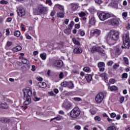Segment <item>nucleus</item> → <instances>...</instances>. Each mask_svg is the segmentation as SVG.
<instances>
[{"label": "nucleus", "mask_w": 130, "mask_h": 130, "mask_svg": "<svg viewBox=\"0 0 130 130\" xmlns=\"http://www.w3.org/2000/svg\"><path fill=\"white\" fill-rule=\"evenodd\" d=\"M37 80L41 82V81H43V79L42 77H38L37 78Z\"/></svg>", "instance_id": "338daca9"}, {"label": "nucleus", "mask_w": 130, "mask_h": 130, "mask_svg": "<svg viewBox=\"0 0 130 130\" xmlns=\"http://www.w3.org/2000/svg\"><path fill=\"white\" fill-rule=\"evenodd\" d=\"M95 3L96 4H102V1L101 0H94Z\"/></svg>", "instance_id": "4d7b16f0"}, {"label": "nucleus", "mask_w": 130, "mask_h": 130, "mask_svg": "<svg viewBox=\"0 0 130 130\" xmlns=\"http://www.w3.org/2000/svg\"><path fill=\"white\" fill-rule=\"evenodd\" d=\"M91 51L92 52H94V51H97L101 55H103L104 56L105 55V52L99 46H94L91 49Z\"/></svg>", "instance_id": "0eeeda50"}, {"label": "nucleus", "mask_w": 130, "mask_h": 130, "mask_svg": "<svg viewBox=\"0 0 130 130\" xmlns=\"http://www.w3.org/2000/svg\"><path fill=\"white\" fill-rule=\"evenodd\" d=\"M75 129H81V126L80 125H76L75 126Z\"/></svg>", "instance_id": "e2e57ef3"}, {"label": "nucleus", "mask_w": 130, "mask_h": 130, "mask_svg": "<svg viewBox=\"0 0 130 130\" xmlns=\"http://www.w3.org/2000/svg\"><path fill=\"white\" fill-rule=\"evenodd\" d=\"M46 4L47 5H49V6H52V2H51V0H47L46 1Z\"/></svg>", "instance_id": "37998d69"}, {"label": "nucleus", "mask_w": 130, "mask_h": 130, "mask_svg": "<svg viewBox=\"0 0 130 130\" xmlns=\"http://www.w3.org/2000/svg\"><path fill=\"white\" fill-rule=\"evenodd\" d=\"M40 57L43 59V60H45L46 59L47 55L46 53H43L40 54Z\"/></svg>", "instance_id": "a878e982"}, {"label": "nucleus", "mask_w": 130, "mask_h": 130, "mask_svg": "<svg viewBox=\"0 0 130 130\" xmlns=\"http://www.w3.org/2000/svg\"><path fill=\"white\" fill-rule=\"evenodd\" d=\"M13 44V42L11 41H8L6 44V47H10V46H12Z\"/></svg>", "instance_id": "4c0bfd02"}, {"label": "nucleus", "mask_w": 130, "mask_h": 130, "mask_svg": "<svg viewBox=\"0 0 130 130\" xmlns=\"http://www.w3.org/2000/svg\"><path fill=\"white\" fill-rule=\"evenodd\" d=\"M122 79H127V73H123L122 74Z\"/></svg>", "instance_id": "8fccbe9b"}, {"label": "nucleus", "mask_w": 130, "mask_h": 130, "mask_svg": "<svg viewBox=\"0 0 130 130\" xmlns=\"http://www.w3.org/2000/svg\"><path fill=\"white\" fill-rule=\"evenodd\" d=\"M123 101H124V96H121L120 99V103H123Z\"/></svg>", "instance_id": "603ef678"}, {"label": "nucleus", "mask_w": 130, "mask_h": 130, "mask_svg": "<svg viewBox=\"0 0 130 130\" xmlns=\"http://www.w3.org/2000/svg\"><path fill=\"white\" fill-rule=\"evenodd\" d=\"M100 77H101L104 81H108V78L107 77V74L105 73L100 74Z\"/></svg>", "instance_id": "f3484780"}, {"label": "nucleus", "mask_w": 130, "mask_h": 130, "mask_svg": "<svg viewBox=\"0 0 130 130\" xmlns=\"http://www.w3.org/2000/svg\"><path fill=\"white\" fill-rule=\"evenodd\" d=\"M25 36L27 39H31L32 38V37H31V36H30L28 34H26Z\"/></svg>", "instance_id": "69168bd1"}, {"label": "nucleus", "mask_w": 130, "mask_h": 130, "mask_svg": "<svg viewBox=\"0 0 130 130\" xmlns=\"http://www.w3.org/2000/svg\"><path fill=\"white\" fill-rule=\"evenodd\" d=\"M17 13L19 17H24V16L26 15V11H25V9L22 7H19L17 9Z\"/></svg>", "instance_id": "1a4fd4ad"}, {"label": "nucleus", "mask_w": 130, "mask_h": 130, "mask_svg": "<svg viewBox=\"0 0 130 130\" xmlns=\"http://www.w3.org/2000/svg\"><path fill=\"white\" fill-rule=\"evenodd\" d=\"M38 86L40 88H46V87H47V84L44 82H40L38 83Z\"/></svg>", "instance_id": "6ab92c4d"}, {"label": "nucleus", "mask_w": 130, "mask_h": 130, "mask_svg": "<svg viewBox=\"0 0 130 130\" xmlns=\"http://www.w3.org/2000/svg\"><path fill=\"white\" fill-rule=\"evenodd\" d=\"M123 60L125 64H128V59H127V58L124 57L123 58Z\"/></svg>", "instance_id": "79ce46f5"}, {"label": "nucleus", "mask_w": 130, "mask_h": 130, "mask_svg": "<svg viewBox=\"0 0 130 130\" xmlns=\"http://www.w3.org/2000/svg\"><path fill=\"white\" fill-rule=\"evenodd\" d=\"M110 17H111V15L110 13L104 12H101L99 15V18L101 21H105L107 19H109Z\"/></svg>", "instance_id": "423d86ee"}, {"label": "nucleus", "mask_w": 130, "mask_h": 130, "mask_svg": "<svg viewBox=\"0 0 130 130\" xmlns=\"http://www.w3.org/2000/svg\"><path fill=\"white\" fill-rule=\"evenodd\" d=\"M100 69V71L101 72H104V71L105 70V69L104 68V67H102L101 68H99Z\"/></svg>", "instance_id": "0e129e2a"}, {"label": "nucleus", "mask_w": 130, "mask_h": 130, "mask_svg": "<svg viewBox=\"0 0 130 130\" xmlns=\"http://www.w3.org/2000/svg\"><path fill=\"white\" fill-rule=\"evenodd\" d=\"M85 78L88 83H90L92 81V75L90 74L86 75Z\"/></svg>", "instance_id": "b1692460"}, {"label": "nucleus", "mask_w": 130, "mask_h": 130, "mask_svg": "<svg viewBox=\"0 0 130 130\" xmlns=\"http://www.w3.org/2000/svg\"><path fill=\"white\" fill-rule=\"evenodd\" d=\"M91 34L93 35V36H95V37H98L100 34H101V30L95 29H92L91 30Z\"/></svg>", "instance_id": "f8f14e48"}, {"label": "nucleus", "mask_w": 130, "mask_h": 130, "mask_svg": "<svg viewBox=\"0 0 130 130\" xmlns=\"http://www.w3.org/2000/svg\"><path fill=\"white\" fill-rule=\"evenodd\" d=\"M120 22V19L119 18H113L110 20V22L112 24V25H119V23Z\"/></svg>", "instance_id": "ddd939ff"}, {"label": "nucleus", "mask_w": 130, "mask_h": 130, "mask_svg": "<svg viewBox=\"0 0 130 130\" xmlns=\"http://www.w3.org/2000/svg\"><path fill=\"white\" fill-rule=\"evenodd\" d=\"M61 119H62V117L60 115H57L56 117L51 119L50 121L51 122L53 120L59 121V120H61Z\"/></svg>", "instance_id": "4be33fe9"}, {"label": "nucleus", "mask_w": 130, "mask_h": 130, "mask_svg": "<svg viewBox=\"0 0 130 130\" xmlns=\"http://www.w3.org/2000/svg\"><path fill=\"white\" fill-rule=\"evenodd\" d=\"M33 95L35 97L34 98V101H39V100H40V98H38L37 95H36V92L35 91H34Z\"/></svg>", "instance_id": "393cba45"}, {"label": "nucleus", "mask_w": 130, "mask_h": 130, "mask_svg": "<svg viewBox=\"0 0 130 130\" xmlns=\"http://www.w3.org/2000/svg\"><path fill=\"white\" fill-rule=\"evenodd\" d=\"M58 48H59V49H60L61 50H63V43L62 42H60L58 44Z\"/></svg>", "instance_id": "bb28decb"}, {"label": "nucleus", "mask_w": 130, "mask_h": 130, "mask_svg": "<svg viewBox=\"0 0 130 130\" xmlns=\"http://www.w3.org/2000/svg\"><path fill=\"white\" fill-rule=\"evenodd\" d=\"M54 15H55V11H52L50 13V16L51 17H53V16H54Z\"/></svg>", "instance_id": "680f3d73"}, {"label": "nucleus", "mask_w": 130, "mask_h": 130, "mask_svg": "<svg viewBox=\"0 0 130 130\" xmlns=\"http://www.w3.org/2000/svg\"><path fill=\"white\" fill-rule=\"evenodd\" d=\"M122 16L123 19H124V18H126V17H127V13L126 12H123L122 14Z\"/></svg>", "instance_id": "de8ad7c7"}, {"label": "nucleus", "mask_w": 130, "mask_h": 130, "mask_svg": "<svg viewBox=\"0 0 130 130\" xmlns=\"http://www.w3.org/2000/svg\"><path fill=\"white\" fill-rule=\"evenodd\" d=\"M74 52L77 54H80L83 52V50L80 47H76L74 48Z\"/></svg>", "instance_id": "dca6fc26"}, {"label": "nucleus", "mask_w": 130, "mask_h": 130, "mask_svg": "<svg viewBox=\"0 0 130 130\" xmlns=\"http://www.w3.org/2000/svg\"><path fill=\"white\" fill-rule=\"evenodd\" d=\"M109 82L111 84H114L115 83V79H112L109 80Z\"/></svg>", "instance_id": "864d4df0"}, {"label": "nucleus", "mask_w": 130, "mask_h": 130, "mask_svg": "<svg viewBox=\"0 0 130 130\" xmlns=\"http://www.w3.org/2000/svg\"><path fill=\"white\" fill-rule=\"evenodd\" d=\"M67 86L69 89H73L74 88V83L72 82H68Z\"/></svg>", "instance_id": "cd10ccee"}, {"label": "nucleus", "mask_w": 130, "mask_h": 130, "mask_svg": "<svg viewBox=\"0 0 130 130\" xmlns=\"http://www.w3.org/2000/svg\"><path fill=\"white\" fill-rule=\"evenodd\" d=\"M81 111L78 107H75L70 112V116L72 118H77L80 115Z\"/></svg>", "instance_id": "39448f33"}, {"label": "nucleus", "mask_w": 130, "mask_h": 130, "mask_svg": "<svg viewBox=\"0 0 130 130\" xmlns=\"http://www.w3.org/2000/svg\"><path fill=\"white\" fill-rule=\"evenodd\" d=\"M61 86L62 87H67L68 86V82L63 81L61 83Z\"/></svg>", "instance_id": "f704fd0d"}, {"label": "nucleus", "mask_w": 130, "mask_h": 130, "mask_svg": "<svg viewBox=\"0 0 130 130\" xmlns=\"http://www.w3.org/2000/svg\"><path fill=\"white\" fill-rule=\"evenodd\" d=\"M24 99L25 101L24 103L25 105H28L31 103V96H32V89L27 87L23 89Z\"/></svg>", "instance_id": "f03ea898"}, {"label": "nucleus", "mask_w": 130, "mask_h": 130, "mask_svg": "<svg viewBox=\"0 0 130 130\" xmlns=\"http://www.w3.org/2000/svg\"><path fill=\"white\" fill-rule=\"evenodd\" d=\"M8 1H6V0H2L1 1V5H7V4H8Z\"/></svg>", "instance_id": "a18cd8bd"}, {"label": "nucleus", "mask_w": 130, "mask_h": 130, "mask_svg": "<svg viewBox=\"0 0 130 130\" xmlns=\"http://www.w3.org/2000/svg\"><path fill=\"white\" fill-rule=\"evenodd\" d=\"M94 120H95V121H101V117L99 116H96L94 117Z\"/></svg>", "instance_id": "e433bc0d"}, {"label": "nucleus", "mask_w": 130, "mask_h": 130, "mask_svg": "<svg viewBox=\"0 0 130 130\" xmlns=\"http://www.w3.org/2000/svg\"><path fill=\"white\" fill-rule=\"evenodd\" d=\"M74 25H75V22L74 21H71L70 24L68 25L69 29L72 30V29H73Z\"/></svg>", "instance_id": "7c9ffc66"}, {"label": "nucleus", "mask_w": 130, "mask_h": 130, "mask_svg": "<svg viewBox=\"0 0 130 130\" xmlns=\"http://www.w3.org/2000/svg\"><path fill=\"white\" fill-rule=\"evenodd\" d=\"M129 34L128 32H126L123 36V45L122 46V48H129L130 47V40Z\"/></svg>", "instance_id": "20e7f679"}, {"label": "nucleus", "mask_w": 130, "mask_h": 130, "mask_svg": "<svg viewBox=\"0 0 130 130\" xmlns=\"http://www.w3.org/2000/svg\"><path fill=\"white\" fill-rule=\"evenodd\" d=\"M108 88L109 90H111V92H113L114 91H117L118 88L115 85H113L111 86L110 85H109L108 87Z\"/></svg>", "instance_id": "a211bd4d"}, {"label": "nucleus", "mask_w": 130, "mask_h": 130, "mask_svg": "<svg viewBox=\"0 0 130 130\" xmlns=\"http://www.w3.org/2000/svg\"><path fill=\"white\" fill-rule=\"evenodd\" d=\"M74 100L75 101H81L82 99H81V98H74Z\"/></svg>", "instance_id": "052dcab7"}, {"label": "nucleus", "mask_w": 130, "mask_h": 130, "mask_svg": "<svg viewBox=\"0 0 130 130\" xmlns=\"http://www.w3.org/2000/svg\"><path fill=\"white\" fill-rule=\"evenodd\" d=\"M59 77L60 79H62L64 77L63 76V73L61 72L59 75Z\"/></svg>", "instance_id": "5fc2aeb1"}, {"label": "nucleus", "mask_w": 130, "mask_h": 130, "mask_svg": "<svg viewBox=\"0 0 130 130\" xmlns=\"http://www.w3.org/2000/svg\"><path fill=\"white\" fill-rule=\"evenodd\" d=\"M31 71H32V72H35V71H36V68L35 66L32 65L31 66Z\"/></svg>", "instance_id": "3c124183"}, {"label": "nucleus", "mask_w": 130, "mask_h": 130, "mask_svg": "<svg viewBox=\"0 0 130 130\" xmlns=\"http://www.w3.org/2000/svg\"><path fill=\"white\" fill-rule=\"evenodd\" d=\"M107 130H116V128L114 126H110L108 127Z\"/></svg>", "instance_id": "49530a36"}, {"label": "nucleus", "mask_w": 130, "mask_h": 130, "mask_svg": "<svg viewBox=\"0 0 130 130\" xmlns=\"http://www.w3.org/2000/svg\"><path fill=\"white\" fill-rule=\"evenodd\" d=\"M70 7L71 8L72 11H77L78 9H80V6L79 4L72 3L70 5Z\"/></svg>", "instance_id": "4468645a"}, {"label": "nucleus", "mask_w": 130, "mask_h": 130, "mask_svg": "<svg viewBox=\"0 0 130 130\" xmlns=\"http://www.w3.org/2000/svg\"><path fill=\"white\" fill-rule=\"evenodd\" d=\"M57 17H58V18H63V17H64L63 13H57Z\"/></svg>", "instance_id": "c03bdc74"}, {"label": "nucleus", "mask_w": 130, "mask_h": 130, "mask_svg": "<svg viewBox=\"0 0 130 130\" xmlns=\"http://www.w3.org/2000/svg\"><path fill=\"white\" fill-rule=\"evenodd\" d=\"M110 115L112 118H114V117H116V114H115V113H112L110 114Z\"/></svg>", "instance_id": "09e8293b"}, {"label": "nucleus", "mask_w": 130, "mask_h": 130, "mask_svg": "<svg viewBox=\"0 0 130 130\" xmlns=\"http://www.w3.org/2000/svg\"><path fill=\"white\" fill-rule=\"evenodd\" d=\"M121 53V50H119L118 48H115L111 50V54L112 55H115V56H118L119 54Z\"/></svg>", "instance_id": "9d476101"}, {"label": "nucleus", "mask_w": 130, "mask_h": 130, "mask_svg": "<svg viewBox=\"0 0 130 130\" xmlns=\"http://www.w3.org/2000/svg\"><path fill=\"white\" fill-rule=\"evenodd\" d=\"M14 36H16V37H19L20 35H21V32L20 31H16L14 32Z\"/></svg>", "instance_id": "473e14b6"}, {"label": "nucleus", "mask_w": 130, "mask_h": 130, "mask_svg": "<svg viewBox=\"0 0 130 130\" xmlns=\"http://www.w3.org/2000/svg\"><path fill=\"white\" fill-rule=\"evenodd\" d=\"M63 106L65 108H67L68 109H69V108H71L72 106V103L70 102L64 103L63 104Z\"/></svg>", "instance_id": "aec40b11"}, {"label": "nucleus", "mask_w": 130, "mask_h": 130, "mask_svg": "<svg viewBox=\"0 0 130 130\" xmlns=\"http://www.w3.org/2000/svg\"><path fill=\"white\" fill-rule=\"evenodd\" d=\"M84 72H86V73H89L90 72V68L86 67L83 68Z\"/></svg>", "instance_id": "c9c22d12"}, {"label": "nucleus", "mask_w": 130, "mask_h": 130, "mask_svg": "<svg viewBox=\"0 0 130 130\" xmlns=\"http://www.w3.org/2000/svg\"><path fill=\"white\" fill-rule=\"evenodd\" d=\"M72 32L70 28H67L64 30V33L67 34V35H70V33Z\"/></svg>", "instance_id": "2f4dec72"}, {"label": "nucleus", "mask_w": 130, "mask_h": 130, "mask_svg": "<svg viewBox=\"0 0 130 130\" xmlns=\"http://www.w3.org/2000/svg\"><path fill=\"white\" fill-rule=\"evenodd\" d=\"M79 17H85L86 16V13L84 12H81L79 13Z\"/></svg>", "instance_id": "a19ab883"}, {"label": "nucleus", "mask_w": 130, "mask_h": 130, "mask_svg": "<svg viewBox=\"0 0 130 130\" xmlns=\"http://www.w3.org/2000/svg\"><path fill=\"white\" fill-rule=\"evenodd\" d=\"M73 43H74V44H76V45H80V42L77 41V40L75 39V38H73Z\"/></svg>", "instance_id": "72a5a7b5"}, {"label": "nucleus", "mask_w": 130, "mask_h": 130, "mask_svg": "<svg viewBox=\"0 0 130 130\" xmlns=\"http://www.w3.org/2000/svg\"><path fill=\"white\" fill-rule=\"evenodd\" d=\"M119 34L117 31L111 30L107 37V42L110 45H113L118 39Z\"/></svg>", "instance_id": "f257e3e1"}, {"label": "nucleus", "mask_w": 130, "mask_h": 130, "mask_svg": "<svg viewBox=\"0 0 130 130\" xmlns=\"http://www.w3.org/2000/svg\"><path fill=\"white\" fill-rule=\"evenodd\" d=\"M47 11H48L47 7L40 5L34 10V13L35 15H42V14H46Z\"/></svg>", "instance_id": "7ed1b4c3"}, {"label": "nucleus", "mask_w": 130, "mask_h": 130, "mask_svg": "<svg viewBox=\"0 0 130 130\" xmlns=\"http://www.w3.org/2000/svg\"><path fill=\"white\" fill-rule=\"evenodd\" d=\"M53 64L54 67H56V68H61L63 65V62L61 60H57L54 61Z\"/></svg>", "instance_id": "9b49d317"}, {"label": "nucleus", "mask_w": 130, "mask_h": 130, "mask_svg": "<svg viewBox=\"0 0 130 130\" xmlns=\"http://www.w3.org/2000/svg\"><path fill=\"white\" fill-rule=\"evenodd\" d=\"M104 94L102 92L99 93L95 96V102L96 103H101L103 101Z\"/></svg>", "instance_id": "6e6552de"}, {"label": "nucleus", "mask_w": 130, "mask_h": 130, "mask_svg": "<svg viewBox=\"0 0 130 130\" xmlns=\"http://www.w3.org/2000/svg\"><path fill=\"white\" fill-rule=\"evenodd\" d=\"M53 10L54 11H56V10H60V11H61L62 12L64 11V7L62 5H60L59 4H56L55 5Z\"/></svg>", "instance_id": "2eb2a0df"}, {"label": "nucleus", "mask_w": 130, "mask_h": 130, "mask_svg": "<svg viewBox=\"0 0 130 130\" xmlns=\"http://www.w3.org/2000/svg\"><path fill=\"white\" fill-rule=\"evenodd\" d=\"M99 68H102V67H105V63L103 62H101L98 64Z\"/></svg>", "instance_id": "58836bf2"}, {"label": "nucleus", "mask_w": 130, "mask_h": 130, "mask_svg": "<svg viewBox=\"0 0 130 130\" xmlns=\"http://www.w3.org/2000/svg\"><path fill=\"white\" fill-rule=\"evenodd\" d=\"M75 29H80V24H77L75 25Z\"/></svg>", "instance_id": "13d9d810"}, {"label": "nucleus", "mask_w": 130, "mask_h": 130, "mask_svg": "<svg viewBox=\"0 0 130 130\" xmlns=\"http://www.w3.org/2000/svg\"><path fill=\"white\" fill-rule=\"evenodd\" d=\"M21 61L24 64H27L28 68L30 67V62H29V60H28L27 59L23 58V57H22Z\"/></svg>", "instance_id": "412c9836"}, {"label": "nucleus", "mask_w": 130, "mask_h": 130, "mask_svg": "<svg viewBox=\"0 0 130 130\" xmlns=\"http://www.w3.org/2000/svg\"><path fill=\"white\" fill-rule=\"evenodd\" d=\"M22 49V47L21 46H17L12 49V50L15 52H17L18 51H20Z\"/></svg>", "instance_id": "5701e85b"}, {"label": "nucleus", "mask_w": 130, "mask_h": 130, "mask_svg": "<svg viewBox=\"0 0 130 130\" xmlns=\"http://www.w3.org/2000/svg\"><path fill=\"white\" fill-rule=\"evenodd\" d=\"M79 34H80L81 36H85V31H83L82 29L79 30Z\"/></svg>", "instance_id": "ea45409f"}, {"label": "nucleus", "mask_w": 130, "mask_h": 130, "mask_svg": "<svg viewBox=\"0 0 130 130\" xmlns=\"http://www.w3.org/2000/svg\"><path fill=\"white\" fill-rule=\"evenodd\" d=\"M107 64H108V66L109 67H110V66H111L112 64H113V61H109V62H108Z\"/></svg>", "instance_id": "6e6d98bb"}, {"label": "nucleus", "mask_w": 130, "mask_h": 130, "mask_svg": "<svg viewBox=\"0 0 130 130\" xmlns=\"http://www.w3.org/2000/svg\"><path fill=\"white\" fill-rule=\"evenodd\" d=\"M90 111L91 114H92V115L96 114V111H95L94 110H93V109H91Z\"/></svg>", "instance_id": "bf43d9fd"}, {"label": "nucleus", "mask_w": 130, "mask_h": 130, "mask_svg": "<svg viewBox=\"0 0 130 130\" xmlns=\"http://www.w3.org/2000/svg\"><path fill=\"white\" fill-rule=\"evenodd\" d=\"M119 67V65L117 64H115V65L113 66V69H117V68H118Z\"/></svg>", "instance_id": "774afa93"}, {"label": "nucleus", "mask_w": 130, "mask_h": 130, "mask_svg": "<svg viewBox=\"0 0 130 130\" xmlns=\"http://www.w3.org/2000/svg\"><path fill=\"white\" fill-rule=\"evenodd\" d=\"M1 121H2L3 123H6L7 122H9V121H10V119L7 118H2L1 119Z\"/></svg>", "instance_id": "c85d7f7f"}, {"label": "nucleus", "mask_w": 130, "mask_h": 130, "mask_svg": "<svg viewBox=\"0 0 130 130\" xmlns=\"http://www.w3.org/2000/svg\"><path fill=\"white\" fill-rule=\"evenodd\" d=\"M1 107L2 108H3V109H8L9 108V106L6 103L1 104Z\"/></svg>", "instance_id": "c756f323"}]
</instances>
